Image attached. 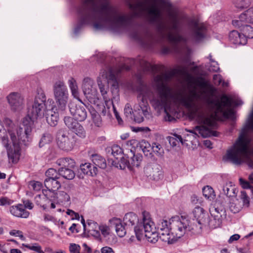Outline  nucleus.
I'll list each match as a JSON object with an SVG mask.
<instances>
[{
    "mask_svg": "<svg viewBox=\"0 0 253 253\" xmlns=\"http://www.w3.org/2000/svg\"><path fill=\"white\" fill-rule=\"evenodd\" d=\"M193 213L195 219H193L192 220H190L187 218L183 217L188 221L187 225H186L185 233L187 231L196 233H200L201 231L202 225L205 223L204 219L205 213L202 208L195 207Z\"/></svg>",
    "mask_w": 253,
    "mask_h": 253,
    "instance_id": "obj_10",
    "label": "nucleus"
},
{
    "mask_svg": "<svg viewBox=\"0 0 253 253\" xmlns=\"http://www.w3.org/2000/svg\"><path fill=\"white\" fill-rule=\"evenodd\" d=\"M143 225L141 224L134 227V232L138 240L140 241L145 237L148 242L155 243L159 237L164 242L172 244L177 239L185 234L186 225L187 220L183 216H174L170 219L168 227V222L162 220L158 225L157 228L148 215L143 214Z\"/></svg>",
    "mask_w": 253,
    "mask_h": 253,
    "instance_id": "obj_4",
    "label": "nucleus"
},
{
    "mask_svg": "<svg viewBox=\"0 0 253 253\" xmlns=\"http://www.w3.org/2000/svg\"><path fill=\"white\" fill-rule=\"evenodd\" d=\"M169 140L170 144L172 146H175L179 143L182 144L184 143L182 137L178 134H175L173 136L169 137Z\"/></svg>",
    "mask_w": 253,
    "mask_h": 253,
    "instance_id": "obj_41",
    "label": "nucleus"
},
{
    "mask_svg": "<svg viewBox=\"0 0 253 253\" xmlns=\"http://www.w3.org/2000/svg\"><path fill=\"white\" fill-rule=\"evenodd\" d=\"M144 172L149 179L158 181L163 178V172L161 167L158 164H148L145 168Z\"/></svg>",
    "mask_w": 253,
    "mask_h": 253,
    "instance_id": "obj_13",
    "label": "nucleus"
},
{
    "mask_svg": "<svg viewBox=\"0 0 253 253\" xmlns=\"http://www.w3.org/2000/svg\"><path fill=\"white\" fill-rule=\"evenodd\" d=\"M203 195L205 198L211 200L213 199L215 196L213 189L209 186H207L203 188Z\"/></svg>",
    "mask_w": 253,
    "mask_h": 253,
    "instance_id": "obj_38",
    "label": "nucleus"
},
{
    "mask_svg": "<svg viewBox=\"0 0 253 253\" xmlns=\"http://www.w3.org/2000/svg\"><path fill=\"white\" fill-rule=\"evenodd\" d=\"M233 3L237 8L243 9L247 7L250 3V0H233Z\"/></svg>",
    "mask_w": 253,
    "mask_h": 253,
    "instance_id": "obj_43",
    "label": "nucleus"
},
{
    "mask_svg": "<svg viewBox=\"0 0 253 253\" xmlns=\"http://www.w3.org/2000/svg\"><path fill=\"white\" fill-rule=\"evenodd\" d=\"M53 91L56 107L59 111L64 112L67 108L69 99L68 88L64 83L61 81L56 82L53 86Z\"/></svg>",
    "mask_w": 253,
    "mask_h": 253,
    "instance_id": "obj_9",
    "label": "nucleus"
},
{
    "mask_svg": "<svg viewBox=\"0 0 253 253\" xmlns=\"http://www.w3.org/2000/svg\"><path fill=\"white\" fill-rule=\"evenodd\" d=\"M213 83L215 85H218L222 84L223 86H227L228 83L223 81L220 75H214L213 77Z\"/></svg>",
    "mask_w": 253,
    "mask_h": 253,
    "instance_id": "obj_48",
    "label": "nucleus"
},
{
    "mask_svg": "<svg viewBox=\"0 0 253 253\" xmlns=\"http://www.w3.org/2000/svg\"><path fill=\"white\" fill-rule=\"evenodd\" d=\"M198 85L202 89L198 91L194 88L188 93H174L170 88L171 94L169 97L168 103L172 101L177 105L184 107L187 111L189 118L201 125L192 129L187 130L193 133L194 136L199 135L203 137L217 136V132L213 130L216 125L213 117L202 109L201 104L206 103L210 105L215 118L222 116L233 119L234 113L231 107L241 105L243 102L239 98L230 97L226 95H223L220 100H211L204 89L208 86V83L201 80L198 82Z\"/></svg>",
    "mask_w": 253,
    "mask_h": 253,
    "instance_id": "obj_2",
    "label": "nucleus"
},
{
    "mask_svg": "<svg viewBox=\"0 0 253 253\" xmlns=\"http://www.w3.org/2000/svg\"><path fill=\"white\" fill-rule=\"evenodd\" d=\"M7 101L11 109L14 111H19L24 107V99L20 93L11 92L7 96Z\"/></svg>",
    "mask_w": 253,
    "mask_h": 253,
    "instance_id": "obj_15",
    "label": "nucleus"
},
{
    "mask_svg": "<svg viewBox=\"0 0 253 253\" xmlns=\"http://www.w3.org/2000/svg\"><path fill=\"white\" fill-rule=\"evenodd\" d=\"M22 246L30 250L34 251L38 253H44V252L42 250L41 246L37 243L33 244L32 245L23 244Z\"/></svg>",
    "mask_w": 253,
    "mask_h": 253,
    "instance_id": "obj_45",
    "label": "nucleus"
},
{
    "mask_svg": "<svg viewBox=\"0 0 253 253\" xmlns=\"http://www.w3.org/2000/svg\"><path fill=\"white\" fill-rule=\"evenodd\" d=\"M240 184L244 189H251V185L248 181L244 180L243 178L239 179Z\"/></svg>",
    "mask_w": 253,
    "mask_h": 253,
    "instance_id": "obj_57",
    "label": "nucleus"
},
{
    "mask_svg": "<svg viewBox=\"0 0 253 253\" xmlns=\"http://www.w3.org/2000/svg\"><path fill=\"white\" fill-rule=\"evenodd\" d=\"M128 69V67L126 65L119 68L106 67L100 70L97 79V85L106 107L109 109L112 106L115 116L120 124L123 121L115 106V103L118 104L120 101L117 75L122 71Z\"/></svg>",
    "mask_w": 253,
    "mask_h": 253,
    "instance_id": "obj_5",
    "label": "nucleus"
},
{
    "mask_svg": "<svg viewBox=\"0 0 253 253\" xmlns=\"http://www.w3.org/2000/svg\"><path fill=\"white\" fill-rule=\"evenodd\" d=\"M223 193L228 197H236L238 190L232 185L231 183H226L223 186Z\"/></svg>",
    "mask_w": 253,
    "mask_h": 253,
    "instance_id": "obj_30",
    "label": "nucleus"
},
{
    "mask_svg": "<svg viewBox=\"0 0 253 253\" xmlns=\"http://www.w3.org/2000/svg\"><path fill=\"white\" fill-rule=\"evenodd\" d=\"M73 131L79 137L81 138H84L85 137V131L83 127L80 124L77 126V127L75 129H73Z\"/></svg>",
    "mask_w": 253,
    "mask_h": 253,
    "instance_id": "obj_47",
    "label": "nucleus"
},
{
    "mask_svg": "<svg viewBox=\"0 0 253 253\" xmlns=\"http://www.w3.org/2000/svg\"><path fill=\"white\" fill-rule=\"evenodd\" d=\"M173 51L170 47L164 46L162 47L161 52L163 54H168Z\"/></svg>",
    "mask_w": 253,
    "mask_h": 253,
    "instance_id": "obj_60",
    "label": "nucleus"
},
{
    "mask_svg": "<svg viewBox=\"0 0 253 253\" xmlns=\"http://www.w3.org/2000/svg\"><path fill=\"white\" fill-rule=\"evenodd\" d=\"M83 247H84L85 252L87 253H90L91 252V248L89 247L86 243H84Z\"/></svg>",
    "mask_w": 253,
    "mask_h": 253,
    "instance_id": "obj_64",
    "label": "nucleus"
},
{
    "mask_svg": "<svg viewBox=\"0 0 253 253\" xmlns=\"http://www.w3.org/2000/svg\"><path fill=\"white\" fill-rule=\"evenodd\" d=\"M52 140V137L49 133H44L39 142L40 147H42L46 144L50 143Z\"/></svg>",
    "mask_w": 253,
    "mask_h": 253,
    "instance_id": "obj_44",
    "label": "nucleus"
},
{
    "mask_svg": "<svg viewBox=\"0 0 253 253\" xmlns=\"http://www.w3.org/2000/svg\"><path fill=\"white\" fill-rule=\"evenodd\" d=\"M139 64L144 71H148L151 68V64L144 59L140 61Z\"/></svg>",
    "mask_w": 253,
    "mask_h": 253,
    "instance_id": "obj_56",
    "label": "nucleus"
},
{
    "mask_svg": "<svg viewBox=\"0 0 253 253\" xmlns=\"http://www.w3.org/2000/svg\"><path fill=\"white\" fill-rule=\"evenodd\" d=\"M240 198L242 200L244 205L249 206L250 204L249 198L245 191H241Z\"/></svg>",
    "mask_w": 253,
    "mask_h": 253,
    "instance_id": "obj_51",
    "label": "nucleus"
},
{
    "mask_svg": "<svg viewBox=\"0 0 253 253\" xmlns=\"http://www.w3.org/2000/svg\"><path fill=\"white\" fill-rule=\"evenodd\" d=\"M239 19L232 21L233 25L236 27H240V23H253V7L240 14Z\"/></svg>",
    "mask_w": 253,
    "mask_h": 253,
    "instance_id": "obj_18",
    "label": "nucleus"
},
{
    "mask_svg": "<svg viewBox=\"0 0 253 253\" xmlns=\"http://www.w3.org/2000/svg\"><path fill=\"white\" fill-rule=\"evenodd\" d=\"M83 91L88 99H94L97 97V91L94 86V83L90 78H85L83 82Z\"/></svg>",
    "mask_w": 253,
    "mask_h": 253,
    "instance_id": "obj_14",
    "label": "nucleus"
},
{
    "mask_svg": "<svg viewBox=\"0 0 253 253\" xmlns=\"http://www.w3.org/2000/svg\"><path fill=\"white\" fill-rule=\"evenodd\" d=\"M152 151L158 157H162L164 153V150L162 146L157 143H153L152 152Z\"/></svg>",
    "mask_w": 253,
    "mask_h": 253,
    "instance_id": "obj_40",
    "label": "nucleus"
},
{
    "mask_svg": "<svg viewBox=\"0 0 253 253\" xmlns=\"http://www.w3.org/2000/svg\"><path fill=\"white\" fill-rule=\"evenodd\" d=\"M69 107L70 113L76 120L83 122L86 119L87 113L84 106L71 104Z\"/></svg>",
    "mask_w": 253,
    "mask_h": 253,
    "instance_id": "obj_16",
    "label": "nucleus"
},
{
    "mask_svg": "<svg viewBox=\"0 0 253 253\" xmlns=\"http://www.w3.org/2000/svg\"><path fill=\"white\" fill-rule=\"evenodd\" d=\"M242 208V206L240 204L238 200L236 199L229 202V209L234 213L239 212Z\"/></svg>",
    "mask_w": 253,
    "mask_h": 253,
    "instance_id": "obj_35",
    "label": "nucleus"
},
{
    "mask_svg": "<svg viewBox=\"0 0 253 253\" xmlns=\"http://www.w3.org/2000/svg\"><path fill=\"white\" fill-rule=\"evenodd\" d=\"M46 96L42 89L37 90V93L31 105L28 107V114L23 121L24 133L21 132L19 138L24 144L31 142L32 139V131L34 122L38 119L43 118L46 112Z\"/></svg>",
    "mask_w": 253,
    "mask_h": 253,
    "instance_id": "obj_6",
    "label": "nucleus"
},
{
    "mask_svg": "<svg viewBox=\"0 0 253 253\" xmlns=\"http://www.w3.org/2000/svg\"><path fill=\"white\" fill-rule=\"evenodd\" d=\"M222 219L212 217L209 221V225L211 228H216L220 226Z\"/></svg>",
    "mask_w": 253,
    "mask_h": 253,
    "instance_id": "obj_46",
    "label": "nucleus"
},
{
    "mask_svg": "<svg viewBox=\"0 0 253 253\" xmlns=\"http://www.w3.org/2000/svg\"><path fill=\"white\" fill-rule=\"evenodd\" d=\"M90 159L96 167H98L103 169L106 168L107 166L106 160L102 156L96 154H92L90 156Z\"/></svg>",
    "mask_w": 253,
    "mask_h": 253,
    "instance_id": "obj_29",
    "label": "nucleus"
},
{
    "mask_svg": "<svg viewBox=\"0 0 253 253\" xmlns=\"http://www.w3.org/2000/svg\"><path fill=\"white\" fill-rule=\"evenodd\" d=\"M179 76L191 79L187 67L183 65L178 66L171 71L156 76L154 78V82L157 91V95L155 96L152 88L148 85H143L138 90L137 95V104L134 106V111L131 105L127 103L124 108V114L126 118L135 122L140 123L144 121V117L149 118L150 107L148 100H149L152 105L155 108H162L168 103L169 97L171 94L170 87L168 83L172 77Z\"/></svg>",
    "mask_w": 253,
    "mask_h": 253,
    "instance_id": "obj_3",
    "label": "nucleus"
},
{
    "mask_svg": "<svg viewBox=\"0 0 253 253\" xmlns=\"http://www.w3.org/2000/svg\"><path fill=\"white\" fill-rule=\"evenodd\" d=\"M53 198L48 200L45 195H38L35 197L37 204L42 207L44 209L49 207L51 209L56 208V205H65L69 202L70 200L69 195L64 191H58L56 193H53Z\"/></svg>",
    "mask_w": 253,
    "mask_h": 253,
    "instance_id": "obj_8",
    "label": "nucleus"
},
{
    "mask_svg": "<svg viewBox=\"0 0 253 253\" xmlns=\"http://www.w3.org/2000/svg\"><path fill=\"white\" fill-rule=\"evenodd\" d=\"M56 142L60 149L69 152L72 150L75 146L76 136L66 130L61 129L57 133Z\"/></svg>",
    "mask_w": 253,
    "mask_h": 253,
    "instance_id": "obj_11",
    "label": "nucleus"
},
{
    "mask_svg": "<svg viewBox=\"0 0 253 253\" xmlns=\"http://www.w3.org/2000/svg\"><path fill=\"white\" fill-rule=\"evenodd\" d=\"M90 113L94 125L99 127L102 125V119L99 114L94 109L90 110Z\"/></svg>",
    "mask_w": 253,
    "mask_h": 253,
    "instance_id": "obj_36",
    "label": "nucleus"
},
{
    "mask_svg": "<svg viewBox=\"0 0 253 253\" xmlns=\"http://www.w3.org/2000/svg\"><path fill=\"white\" fill-rule=\"evenodd\" d=\"M238 28L243 32L242 34L246 38V39L247 38H253V28L252 27L245 23H240V27Z\"/></svg>",
    "mask_w": 253,
    "mask_h": 253,
    "instance_id": "obj_33",
    "label": "nucleus"
},
{
    "mask_svg": "<svg viewBox=\"0 0 253 253\" xmlns=\"http://www.w3.org/2000/svg\"><path fill=\"white\" fill-rule=\"evenodd\" d=\"M4 124L7 128L8 135L11 139V142L8 139L7 146H3L6 148L9 163L15 164L18 163L21 156V148L20 144L28 145L31 142L27 144H24L20 139L19 134L24 133L23 128H19L9 119L4 120Z\"/></svg>",
    "mask_w": 253,
    "mask_h": 253,
    "instance_id": "obj_7",
    "label": "nucleus"
},
{
    "mask_svg": "<svg viewBox=\"0 0 253 253\" xmlns=\"http://www.w3.org/2000/svg\"><path fill=\"white\" fill-rule=\"evenodd\" d=\"M165 0H83L78 10L80 24L76 27L77 34L82 26L91 24L96 30H109L118 32L126 28L133 18L140 17L147 12V20L157 25L163 37L174 46L187 40L179 34L178 23L173 17L170 25L163 19Z\"/></svg>",
    "mask_w": 253,
    "mask_h": 253,
    "instance_id": "obj_1",
    "label": "nucleus"
},
{
    "mask_svg": "<svg viewBox=\"0 0 253 253\" xmlns=\"http://www.w3.org/2000/svg\"><path fill=\"white\" fill-rule=\"evenodd\" d=\"M9 234L13 236L19 237L22 241L26 240V238L23 236V232L20 230H12L9 232Z\"/></svg>",
    "mask_w": 253,
    "mask_h": 253,
    "instance_id": "obj_50",
    "label": "nucleus"
},
{
    "mask_svg": "<svg viewBox=\"0 0 253 253\" xmlns=\"http://www.w3.org/2000/svg\"><path fill=\"white\" fill-rule=\"evenodd\" d=\"M211 66L209 67V70L213 72H217L219 70L218 65L215 61H212V63H211Z\"/></svg>",
    "mask_w": 253,
    "mask_h": 253,
    "instance_id": "obj_58",
    "label": "nucleus"
},
{
    "mask_svg": "<svg viewBox=\"0 0 253 253\" xmlns=\"http://www.w3.org/2000/svg\"><path fill=\"white\" fill-rule=\"evenodd\" d=\"M64 112H60L58 108L53 106L51 110H48L45 112L44 116L46 117L47 123L51 126H55L58 123L59 115L63 114Z\"/></svg>",
    "mask_w": 253,
    "mask_h": 253,
    "instance_id": "obj_17",
    "label": "nucleus"
},
{
    "mask_svg": "<svg viewBox=\"0 0 253 253\" xmlns=\"http://www.w3.org/2000/svg\"><path fill=\"white\" fill-rule=\"evenodd\" d=\"M112 154L117 159H121V163L123 162L124 158L123 156V152L122 149L117 145H114L112 146Z\"/></svg>",
    "mask_w": 253,
    "mask_h": 253,
    "instance_id": "obj_34",
    "label": "nucleus"
},
{
    "mask_svg": "<svg viewBox=\"0 0 253 253\" xmlns=\"http://www.w3.org/2000/svg\"><path fill=\"white\" fill-rule=\"evenodd\" d=\"M165 111H166V114H167L166 116L165 117V120L166 121H169V122H171L173 120H175L174 118L172 116H170L169 113H168L167 112L166 110Z\"/></svg>",
    "mask_w": 253,
    "mask_h": 253,
    "instance_id": "obj_63",
    "label": "nucleus"
},
{
    "mask_svg": "<svg viewBox=\"0 0 253 253\" xmlns=\"http://www.w3.org/2000/svg\"><path fill=\"white\" fill-rule=\"evenodd\" d=\"M56 164L60 168H74L76 165L75 161L69 158H63L58 159Z\"/></svg>",
    "mask_w": 253,
    "mask_h": 253,
    "instance_id": "obj_28",
    "label": "nucleus"
},
{
    "mask_svg": "<svg viewBox=\"0 0 253 253\" xmlns=\"http://www.w3.org/2000/svg\"><path fill=\"white\" fill-rule=\"evenodd\" d=\"M80 169L84 174L89 176H95L98 171L97 167L89 163L81 164Z\"/></svg>",
    "mask_w": 253,
    "mask_h": 253,
    "instance_id": "obj_24",
    "label": "nucleus"
},
{
    "mask_svg": "<svg viewBox=\"0 0 253 253\" xmlns=\"http://www.w3.org/2000/svg\"><path fill=\"white\" fill-rule=\"evenodd\" d=\"M210 211L212 217H216L222 219L226 217V211L221 205H216L211 207Z\"/></svg>",
    "mask_w": 253,
    "mask_h": 253,
    "instance_id": "obj_23",
    "label": "nucleus"
},
{
    "mask_svg": "<svg viewBox=\"0 0 253 253\" xmlns=\"http://www.w3.org/2000/svg\"><path fill=\"white\" fill-rule=\"evenodd\" d=\"M30 185L32 189L35 191H40L42 187V183L39 181L32 182Z\"/></svg>",
    "mask_w": 253,
    "mask_h": 253,
    "instance_id": "obj_54",
    "label": "nucleus"
},
{
    "mask_svg": "<svg viewBox=\"0 0 253 253\" xmlns=\"http://www.w3.org/2000/svg\"><path fill=\"white\" fill-rule=\"evenodd\" d=\"M189 28L192 39L196 42L203 40L207 35V28L203 23L192 20L189 24Z\"/></svg>",
    "mask_w": 253,
    "mask_h": 253,
    "instance_id": "obj_12",
    "label": "nucleus"
},
{
    "mask_svg": "<svg viewBox=\"0 0 253 253\" xmlns=\"http://www.w3.org/2000/svg\"><path fill=\"white\" fill-rule=\"evenodd\" d=\"M68 83L72 96L74 98L79 99L78 86L76 80L72 77H70L68 81Z\"/></svg>",
    "mask_w": 253,
    "mask_h": 253,
    "instance_id": "obj_31",
    "label": "nucleus"
},
{
    "mask_svg": "<svg viewBox=\"0 0 253 253\" xmlns=\"http://www.w3.org/2000/svg\"><path fill=\"white\" fill-rule=\"evenodd\" d=\"M58 179L46 178L44 180L45 187L49 191H56L61 187V183Z\"/></svg>",
    "mask_w": 253,
    "mask_h": 253,
    "instance_id": "obj_27",
    "label": "nucleus"
},
{
    "mask_svg": "<svg viewBox=\"0 0 253 253\" xmlns=\"http://www.w3.org/2000/svg\"><path fill=\"white\" fill-rule=\"evenodd\" d=\"M154 41V39L153 36L151 35H149L146 39L143 42L146 46H150L153 44Z\"/></svg>",
    "mask_w": 253,
    "mask_h": 253,
    "instance_id": "obj_55",
    "label": "nucleus"
},
{
    "mask_svg": "<svg viewBox=\"0 0 253 253\" xmlns=\"http://www.w3.org/2000/svg\"><path fill=\"white\" fill-rule=\"evenodd\" d=\"M14 202L13 200L5 196L0 197V206L5 207L11 205Z\"/></svg>",
    "mask_w": 253,
    "mask_h": 253,
    "instance_id": "obj_49",
    "label": "nucleus"
},
{
    "mask_svg": "<svg viewBox=\"0 0 253 253\" xmlns=\"http://www.w3.org/2000/svg\"><path fill=\"white\" fill-rule=\"evenodd\" d=\"M99 231H101L102 234L104 236L106 237L109 234V231L110 229L109 227L106 225H101L99 226Z\"/></svg>",
    "mask_w": 253,
    "mask_h": 253,
    "instance_id": "obj_53",
    "label": "nucleus"
},
{
    "mask_svg": "<svg viewBox=\"0 0 253 253\" xmlns=\"http://www.w3.org/2000/svg\"><path fill=\"white\" fill-rule=\"evenodd\" d=\"M111 222V224L114 226L117 235L120 237H124L126 234V230L121 220L119 218H114Z\"/></svg>",
    "mask_w": 253,
    "mask_h": 253,
    "instance_id": "obj_26",
    "label": "nucleus"
},
{
    "mask_svg": "<svg viewBox=\"0 0 253 253\" xmlns=\"http://www.w3.org/2000/svg\"><path fill=\"white\" fill-rule=\"evenodd\" d=\"M74 168H60L59 172L60 176H62L66 179H73L75 176V173L73 170Z\"/></svg>",
    "mask_w": 253,
    "mask_h": 253,
    "instance_id": "obj_32",
    "label": "nucleus"
},
{
    "mask_svg": "<svg viewBox=\"0 0 253 253\" xmlns=\"http://www.w3.org/2000/svg\"><path fill=\"white\" fill-rule=\"evenodd\" d=\"M101 253H114V251L111 247L105 246L101 249Z\"/></svg>",
    "mask_w": 253,
    "mask_h": 253,
    "instance_id": "obj_59",
    "label": "nucleus"
},
{
    "mask_svg": "<svg viewBox=\"0 0 253 253\" xmlns=\"http://www.w3.org/2000/svg\"><path fill=\"white\" fill-rule=\"evenodd\" d=\"M229 38L231 42L235 44H245L247 40L246 38L240 34L238 31L233 30L231 31L229 35Z\"/></svg>",
    "mask_w": 253,
    "mask_h": 253,
    "instance_id": "obj_22",
    "label": "nucleus"
},
{
    "mask_svg": "<svg viewBox=\"0 0 253 253\" xmlns=\"http://www.w3.org/2000/svg\"><path fill=\"white\" fill-rule=\"evenodd\" d=\"M24 205L23 206L24 209L25 208L28 209L29 210H32L33 208V204L32 202L29 201H26L24 202Z\"/></svg>",
    "mask_w": 253,
    "mask_h": 253,
    "instance_id": "obj_62",
    "label": "nucleus"
},
{
    "mask_svg": "<svg viewBox=\"0 0 253 253\" xmlns=\"http://www.w3.org/2000/svg\"><path fill=\"white\" fill-rule=\"evenodd\" d=\"M138 221V216L133 212L126 214L123 219L124 223L127 227H130L137 224Z\"/></svg>",
    "mask_w": 253,
    "mask_h": 253,
    "instance_id": "obj_25",
    "label": "nucleus"
},
{
    "mask_svg": "<svg viewBox=\"0 0 253 253\" xmlns=\"http://www.w3.org/2000/svg\"><path fill=\"white\" fill-rule=\"evenodd\" d=\"M45 175L47 176L46 178L52 179L59 178L60 176L59 170L57 171L56 169L52 168L47 170Z\"/></svg>",
    "mask_w": 253,
    "mask_h": 253,
    "instance_id": "obj_42",
    "label": "nucleus"
},
{
    "mask_svg": "<svg viewBox=\"0 0 253 253\" xmlns=\"http://www.w3.org/2000/svg\"><path fill=\"white\" fill-rule=\"evenodd\" d=\"M64 123L66 126L70 129H73L77 127L79 123L73 118L70 117H66L64 118Z\"/></svg>",
    "mask_w": 253,
    "mask_h": 253,
    "instance_id": "obj_39",
    "label": "nucleus"
},
{
    "mask_svg": "<svg viewBox=\"0 0 253 253\" xmlns=\"http://www.w3.org/2000/svg\"><path fill=\"white\" fill-rule=\"evenodd\" d=\"M80 246L76 244L72 243L69 246V251L71 253H80Z\"/></svg>",
    "mask_w": 253,
    "mask_h": 253,
    "instance_id": "obj_52",
    "label": "nucleus"
},
{
    "mask_svg": "<svg viewBox=\"0 0 253 253\" xmlns=\"http://www.w3.org/2000/svg\"><path fill=\"white\" fill-rule=\"evenodd\" d=\"M140 147L142 151L146 155L151 154L152 152V145H151L148 141L142 140L140 142Z\"/></svg>",
    "mask_w": 253,
    "mask_h": 253,
    "instance_id": "obj_37",
    "label": "nucleus"
},
{
    "mask_svg": "<svg viewBox=\"0 0 253 253\" xmlns=\"http://www.w3.org/2000/svg\"><path fill=\"white\" fill-rule=\"evenodd\" d=\"M10 213L13 216L20 218H27L29 215V212L27 211L23 205L18 204L10 206L9 208Z\"/></svg>",
    "mask_w": 253,
    "mask_h": 253,
    "instance_id": "obj_19",
    "label": "nucleus"
},
{
    "mask_svg": "<svg viewBox=\"0 0 253 253\" xmlns=\"http://www.w3.org/2000/svg\"><path fill=\"white\" fill-rule=\"evenodd\" d=\"M240 238V236L238 234H235L233 235H232L229 239L228 240V242L229 243L231 244L233 243L234 241H237Z\"/></svg>",
    "mask_w": 253,
    "mask_h": 253,
    "instance_id": "obj_61",
    "label": "nucleus"
},
{
    "mask_svg": "<svg viewBox=\"0 0 253 253\" xmlns=\"http://www.w3.org/2000/svg\"><path fill=\"white\" fill-rule=\"evenodd\" d=\"M142 161V157L140 155H133L131 158L126 160L124 159L122 164H120V169H124L126 166L130 168L138 167Z\"/></svg>",
    "mask_w": 253,
    "mask_h": 253,
    "instance_id": "obj_20",
    "label": "nucleus"
},
{
    "mask_svg": "<svg viewBox=\"0 0 253 253\" xmlns=\"http://www.w3.org/2000/svg\"><path fill=\"white\" fill-rule=\"evenodd\" d=\"M98 229L99 225L96 222L91 220H88L87 221L86 225L85 226L84 230L90 235L98 238L100 236Z\"/></svg>",
    "mask_w": 253,
    "mask_h": 253,
    "instance_id": "obj_21",
    "label": "nucleus"
}]
</instances>
